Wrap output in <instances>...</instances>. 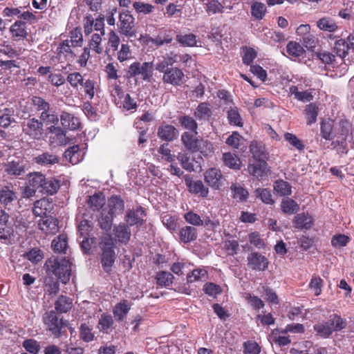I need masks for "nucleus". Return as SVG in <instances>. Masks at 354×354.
Masks as SVG:
<instances>
[{"instance_id": "nucleus-1", "label": "nucleus", "mask_w": 354, "mask_h": 354, "mask_svg": "<svg viewBox=\"0 0 354 354\" xmlns=\"http://www.w3.org/2000/svg\"><path fill=\"white\" fill-rule=\"evenodd\" d=\"M178 55L171 52L162 60L156 63V70L162 73V80L165 84H170L174 86H180L185 82V75L183 69L178 67H173V65L177 62Z\"/></svg>"}, {"instance_id": "nucleus-2", "label": "nucleus", "mask_w": 354, "mask_h": 354, "mask_svg": "<svg viewBox=\"0 0 354 354\" xmlns=\"http://www.w3.org/2000/svg\"><path fill=\"white\" fill-rule=\"evenodd\" d=\"M353 125L347 119H340L336 124L334 131L335 140H333L330 145L333 149L336 150L338 154H346L348 153L347 140L353 138Z\"/></svg>"}, {"instance_id": "nucleus-3", "label": "nucleus", "mask_w": 354, "mask_h": 354, "mask_svg": "<svg viewBox=\"0 0 354 354\" xmlns=\"http://www.w3.org/2000/svg\"><path fill=\"white\" fill-rule=\"evenodd\" d=\"M44 268L48 276L55 275L62 283H67L71 276V263L66 258L52 256L46 261Z\"/></svg>"}, {"instance_id": "nucleus-4", "label": "nucleus", "mask_w": 354, "mask_h": 354, "mask_svg": "<svg viewBox=\"0 0 354 354\" xmlns=\"http://www.w3.org/2000/svg\"><path fill=\"white\" fill-rule=\"evenodd\" d=\"M99 247L101 250L100 263L104 272L111 274L116 260L115 241L110 234L103 235L100 240Z\"/></svg>"}, {"instance_id": "nucleus-5", "label": "nucleus", "mask_w": 354, "mask_h": 354, "mask_svg": "<svg viewBox=\"0 0 354 354\" xmlns=\"http://www.w3.org/2000/svg\"><path fill=\"white\" fill-rule=\"evenodd\" d=\"M347 326V322L339 315L333 314L328 321L318 323L313 328L317 335L322 338H328L335 331H340Z\"/></svg>"}, {"instance_id": "nucleus-6", "label": "nucleus", "mask_w": 354, "mask_h": 354, "mask_svg": "<svg viewBox=\"0 0 354 354\" xmlns=\"http://www.w3.org/2000/svg\"><path fill=\"white\" fill-rule=\"evenodd\" d=\"M43 322L47 330L56 338L67 335V328L70 325L68 320L59 318L55 310H50L44 314Z\"/></svg>"}, {"instance_id": "nucleus-7", "label": "nucleus", "mask_w": 354, "mask_h": 354, "mask_svg": "<svg viewBox=\"0 0 354 354\" xmlns=\"http://www.w3.org/2000/svg\"><path fill=\"white\" fill-rule=\"evenodd\" d=\"M153 62H135L129 66L127 73L129 77H140L143 81L151 82L153 80Z\"/></svg>"}, {"instance_id": "nucleus-8", "label": "nucleus", "mask_w": 354, "mask_h": 354, "mask_svg": "<svg viewBox=\"0 0 354 354\" xmlns=\"http://www.w3.org/2000/svg\"><path fill=\"white\" fill-rule=\"evenodd\" d=\"M22 131L34 140H40L44 135V125L41 120L35 118L24 119L21 122Z\"/></svg>"}, {"instance_id": "nucleus-9", "label": "nucleus", "mask_w": 354, "mask_h": 354, "mask_svg": "<svg viewBox=\"0 0 354 354\" xmlns=\"http://www.w3.org/2000/svg\"><path fill=\"white\" fill-rule=\"evenodd\" d=\"M33 105L37 111H41L40 119L51 123H57L58 117L53 112L50 111V104L44 99L39 96H33L31 99Z\"/></svg>"}, {"instance_id": "nucleus-10", "label": "nucleus", "mask_w": 354, "mask_h": 354, "mask_svg": "<svg viewBox=\"0 0 354 354\" xmlns=\"http://www.w3.org/2000/svg\"><path fill=\"white\" fill-rule=\"evenodd\" d=\"M72 46L67 40H63L57 47L55 52V56L51 58L54 62L64 63L66 61H72L76 56Z\"/></svg>"}, {"instance_id": "nucleus-11", "label": "nucleus", "mask_w": 354, "mask_h": 354, "mask_svg": "<svg viewBox=\"0 0 354 354\" xmlns=\"http://www.w3.org/2000/svg\"><path fill=\"white\" fill-rule=\"evenodd\" d=\"M134 17L127 10L122 11L119 16V29L121 34L129 37H136Z\"/></svg>"}, {"instance_id": "nucleus-12", "label": "nucleus", "mask_w": 354, "mask_h": 354, "mask_svg": "<svg viewBox=\"0 0 354 354\" xmlns=\"http://www.w3.org/2000/svg\"><path fill=\"white\" fill-rule=\"evenodd\" d=\"M146 216L145 208L138 205L136 209H127L124 215V223L128 224L129 227L136 226L140 227L145 224V220L144 218Z\"/></svg>"}, {"instance_id": "nucleus-13", "label": "nucleus", "mask_w": 354, "mask_h": 354, "mask_svg": "<svg viewBox=\"0 0 354 354\" xmlns=\"http://www.w3.org/2000/svg\"><path fill=\"white\" fill-rule=\"evenodd\" d=\"M10 214L5 209H0V239L10 241L14 236V227Z\"/></svg>"}, {"instance_id": "nucleus-14", "label": "nucleus", "mask_w": 354, "mask_h": 354, "mask_svg": "<svg viewBox=\"0 0 354 354\" xmlns=\"http://www.w3.org/2000/svg\"><path fill=\"white\" fill-rule=\"evenodd\" d=\"M131 227L124 222H121L114 226L113 234L114 235L113 240L115 241V246L118 243L121 245H127L131 239Z\"/></svg>"}, {"instance_id": "nucleus-15", "label": "nucleus", "mask_w": 354, "mask_h": 354, "mask_svg": "<svg viewBox=\"0 0 354 354\" xmlns=\"http://www.w3.org/2000/svg\"><path fill=\"white\" fill-rule=\"evenodd\" d=\"M248 266L252 270L264 271L268 268V259L258 252H251L248 258Z\"/></svg>"}, {"instance_id": "nucleus-16", "label": "nucleus", "mask_w": 354, "mask_h": 354, "mask_svg": "<svg viewBox=\"0 0 354 354\" xmlns=\"http://www.w3.org/2000/svg\"><path fill=\"white\" fill-rule=\"evenodd\" d=\"M198 133L185 131L181 135V142L188 151L195 153L201 149L203 139L197 137Z\"/></svg>"}, {"instance_id": "nucleus-17", "label": "nucleus", "mask_w": 354, "mask_h": 354, "mask_svg": "<svg viewBox=\"0 0 354 354\" xmlns=\"http://www.w3.org/2000/svg\"><path fill=\"white\" fill-rule=\"evenodd\" d=\"M58 220L51 216L41 218L39 222V229L46 234L54 235L59 231Z\"/></svg>"}, {"instance_id": "nucleus-18", "label": "nucleus", "mask_w": 354, "mask_h": 354, "mask_svg": "<svg viewBox=\"0 0 354 354\" xmlns=\"http://www.w3.org/2000/svg\"><path fill=\"white\" fill-rule=\"evenodd\" d=\"M204 178L205 183L213 189H218L222 185L223 174L219 169H208L204 174Z\"/></svg>"}, {"instance_id": "nucleus-19", "label": "nucleus", "mask_w": 354, "mask_h": 354, "mask_svg": "<svg viewBox=\"0 0 354 354\" xmlns=\"http://www.w3.org/2000/svg\"><path fill=\"white\" fill-rule=\"evenodd\" d=\"M179 132L177 129L169 124L162 123L158 129L157 136L162 140L171 142L176 140L178 136Z\"/></svg>"}, {"instance_id": "nucleus-20", "label": "nucleus", "mask_w": 354, "mask_h": 354, "mask_svg": "<svg viewBox=\"0 0 354 354\" xmlns=\"http://www.w3.org/2000/svg\"><path fill=\"white\" fill-rule=\"evenodd\" d=\"M27 26L22 21H15L10 28L11 38L15 41H20L26 39L28 37Z\"/></svg>"}, {"instance_id": "nucleus-21", "label": "nucleus", "mask_w": 354, "mask_h": 354, "mask_svg": "<svg viewBox=\"0 0 354 354\" xmlns=\"http://www.w3.org/2000/svg\"><path fill=\"white\" fill-rule=\"evenodd\" d=\"M17 199V193L14 191L12 185H5L0 188V204L6 209L12 205Z\"/></svg>"}, {"instance_id": "nucleus-22", "label": "nucleus", "mask_w": 354, "mask_h": 354, "mask_svg": "<svg viewBox=\"0 0 354 354\" xmlns=\"http://www.w3.org/2000/svg\"><path fill=\"white\" fill-rule=\"evenodd\" d=\"M50 142L54 146H63L68 144L66 132L59 127L51 126L49 127Z\"/></svg>"}, {"instance_id": "nucleus-23", "label": "nucleus", "mask_w": 354, "mask_h": 354, "mask_svg": "<svg viewBox=\"0 0 354 354\" xmlns=\"http://www.w3.org/2000/svg\"><path fill=\"white\" fill-rule=\"evenodd\" d=\"M60 158L55 153L45 151L33 158V162L42 167H50L58 164Z\"/></svg>"}, {"instance_id": "nucleus-24", "label": "nucleus", "mask_w": 354, "mask_h": 354, "mask_svg": "<svg viewBox=\"0 0 354 354\" xmlns=\"http://www.w3.org/2000/svg\"><path fill=\"white\" fill-rule=\"evenodd\" d=\"M250 151L256 161H267L269 158L265 145L259 142L253 141L250 145Z\"/></svg>"}, {"instance_id": "nucleus-25", "label": "nucleus", "mask_w": 354, "mask_h": 354, "mask_svg": "<svg viewBox=\"0 0 354 354\" xmlns=\"http://www.w3.org/2000/svg\"><path fill=\"white\" fill-rule=\"evenodd\" d=\"M108 207L106 209L113 216L123 214L124 211V201L118 195H113L108 200Z\"/></svg>"}, {"instance_id": "nucleus-26", "label": "nucleus", "mask_w": 354, "mask_h": 354, "mask_svg": "<svg viewBox=\"0 0 354 354\" xmlns=\"http://www.w3.org/2000/svg\"><path fill=\"white\" fill-rule=\"evenodd\" d=\"M53 207L52 202L46 198L36 201L33 204L32 212L35 216L44 217Z\"/></svg>"}, {"instance_id": "nucleus-27", "label": "nucleus", "mask_w": 354, "mask_h": 354, "mask_svg": "<svg viewBox=\"0 0 354 354\" xmlns=\"http://www.w3.org/2000/svg\"><path fill=\"white\" fill-rule=\"evenodd\" d=\"M120 41V37L116 32L114 30H111L109 33L107 46L104 50L108 59L112 60L113 57L115 56V52L118 49Z\"/></svg>"}, {"instance_id": "nucleus-28", "label": "nucleus", "mask_w": 354, "mask_h": 354, "mask_svg": "<svg viewBox=\"0 0 354 354\" xmlns=\"http://www.w3.org/2000/svg\"><path fill=\"white\" fill-rule=\"evenodd\" d=\"M179 239L183 243H189L197 239L198 232L196 227L186 225L179 229Z\"/></svg>"}, {"instance_id": "nucleus-29", "label": "nucleus", "mask_w": 354, "mask_h": 354, "mask_svg": "<svg viewBox=\"0 0 354 354\" xmlns=\"http://www.w3.org/2000/svg\"><path fill=\"white\" fill-rule=\"evenodd\" d=\"M4 167L8 175L19 176L24 174L26 165L23 160H12L6 163Z\"/></svg>"}, {"instance_id": "nucleus-30", "label": "nucleus", "mask_w": 354, "mask_h": 354, "mask_svg": "<svg viewBox=\"0 0 354 354\" xmlns=\"http://www.w3.org/2000/svg\"><path fill=\"white\" fill-rule=\"evenodd\" d=\"M60 120L62 126L64 128L71 130H77L80 129L81 122L77 117L74 116L67 112H63L60 117Z\"/></svg>"}, {"instance_id": "nucleus-31", "label": "nucleus", "mask_w": 354, "mask_h": 354, "mask_svg": "<svg viewBox=\"0 0 354 354\" xmlns=\"http://www.w3.org/2000/svg\"><path fill=\"white\" fill-rule=\"evenodd\" d=\"M248 170L250 175L259 178H263L267 174V161H257L256 163H250Z\"/></svg>"}, {"instance_id": "nucleus-32", "label": "nucleus", "mask_w": 354, "mask_h": 354, "mask_svg": "<svg viewBox=\"0 0 354 354\" xmlns=\"http://www.w3.org/2000/svg\"><path fill=\"white\" fill-rule=\"evenodd\" d=\"M113 218L114 216L106 211V209H103L100 217L97 218L99 227L106 232V234H109L111 230Z\"/></svg>"}, {"instance_id": "nucleus-33", "label": "nucleus", "mask_w": 354, "mask_h": 354, "mask_svg": "<svg viewBox=\"0 0 354 354\" xmlns=\"http://www.w3.org/2000/svg\"><path fill=\"white\" fill-rule=\"evenodd\" d=\"M73 308V299L65 295H60L55 302L56 313H66Z\"/></svg>"}, {"instance_id": "nucleus-34", "label": "nucleus", "mask_w": 354, "mask_h": 354, "mask_svg": "<svg viewBox=\"0 0 354 354\" xmlns=\"http://www.w3.org/2000/svg\"><path fill=\"white\" fill-rule=\"evenodd\" d=\"M64 157L73 165L79 163L83 158L80 146L75 145L69 147L65 151Z\"/></svg>"}, {"instance_id": "nucleus-35", "label": "nucleus", "mask_w": 354, "mask_h": 354, "mask_svg": "<svg viewBox=\"0 0 354 354\" xmlns=\"http://www.w3.org/2000/svg\"><path fill=\"white\" fill-rule=\"evenodd\" d=\"M60 187V180L55 178H45V182L43 183V187L39 190L43 194L47 195H53L57 192Z\"/></svg>"}, {"instance_id": "nucleus-36", "label": "nucleus", "mask_w": 354, "mask_h": 354, "mask_svg": "<svg viewBox=\"0 0 354 354\" xmlns=\"http://www.w3.org/2000/svg\"><path fill=\"white\" fill-rule=\"evenodd\" d=\"M194 114L198 120H208L212 115V106L207 102H201L196 108Z\"/></svg>"}, {"instance_id": "nucleus-37", "label": "nucleus", "mask_w": 354, "mask_h": 354, "mask_svg": "<svg viewBox=\"0 0 354 354\" xmlns=\"http://www.w3.org/2000/svg\"><path fill=\"white\" fill-rule=\"evenodd\" d=\"M230 189L232 198L238 202H245L248 200L249 192L239 183H232Z\"/></svg>"}, {"instance_id": "nucleus-38", "label": "nucleus", "mask_w": 354, "mask_h": 354, "mask_svg": "<svg viewBox=\"0 0 354 354\" xmlns=\"http://www.w3.org/2000/svg\"><path fill=\"white\" fill-rule=\"evenodd\" d=\"M180 125L188 132L198 133V124L196 121L191 116L187 115H180L178 118Z\"/></svg>"}, {"instance_id": "nucleus-39", "label": "nucleus", "mask_w": 354, "mask_h": 354, "mask_svg": "<svg viewBox=\"0 0 354 354\" xmlns=\"http://www.w3.org/2000/svg\"><path fill=\"white\" fill-rule=\"evenodd\" d=\"M88 207L93 211L100 210L105 204V197L102 193H95L86 201Z\"/></svg>"}, {"instance_id": "nucleus-40", "label": "nucleus", "mask_w": 354, "mask_h": 354, "mask_svg": "<svg viewBox=\"0 0 354 354\" xmlns=\"http://www.w3.org/2000/svg\"><path fill=\"white\" fill-rule=\"evenodd\" d=\"M335 127L330 120H322L320 127V135L322 138L326 140H332L334 137Z\"/></svg>"}, {"instance_id": "nucleus-41", "label": "nucleus", "mask_w": 354, "mask_h": 354, "mask_svg": "<svg viewBox=\"0 0 354 354\" xmlns=\"http://www.w3.org/2000/svg\"><path fill=\"white\" fill-rule=\"evenodd\" d=\"M114 320L113 317L107 313H102L99 318L98 328L105 333H109L113 328Z\"/></svg>"}, {"instance_id": "nucleus-42", "label": "nucleus", "mask_w": 354, "mask_h": 354, "mask_svg": "<svg viewBox=\"0 0 354 354\" xmlns=\"http://www.w3.org/2000/svg\"><path fill=\"white\" fill-rule=\"evenodd\" d=\"M294 223L297 228L309 230L311 228L313 221L310 216L305 213H301L295 217Z\"/></svg>"}, {"instance_id": "nucleus-43", "label": "nucleus", "mask_w": 354, "mask_h": 354, "mask_svg": "<svg viewBox=\"0 0 354 354\" xmlns=\"http://www.w3.org/2000/svg\"><path fill=\"white\" fill-rule=\"evenodd\" d=\"M45 178L46 176L41 172L30 173L28 177L29 186L33 189L34 192L41 189L45 182Z\"/></svg>"}, {"instance_id": "nucleus-44", "label": "nucleus", "mask_w": 354, "mask_h": 354, "mask_svg": "<svg viewBox=\"0 0 354 354\" xmlns=\"http://www.w3.org/2000/svg\"><path fill=\"white\" fill-rule=\"evenodd\" d=\"M286 51L288 54L293 58H299L304 57L306 50L303 46L298 42L290 41L286 46Z\"/></svg>"}, {"instance_id": "nucleus-45", "label": "nucleus", "mask_w": 354, "mask_h": 354, "mask_svg": "<svg viewBox=\"0 0 354 354\" xmlns=\"http://www.w3.org/2000/svg\"><path fill=\"white\" fill-rule=\"evenodd\" d=\"M222 160L224 165L230 169L238 170L241 168V161L234 153L231 152L224 153L223 154Z\"/></svg>"}, {"instance_id": "nucleus-46", "label": "nucleus", "mask_w": 354, "mask_h": 354, "mask_svg": "<svg viewBox=\"0 0 354 354\" xmlns=\"http://www.w3.org/2000/svg\"><path fill=\"white\" fill-rule=\"evenodd\" d=\"M187 185L189 187V192L193 194H198L200 196L203 198H206L208 196V188L206 187L203 183L200 180L193 182L191 181L189 184L187 183Z\"/></svg>"}, {"instance_id": "nucleus-47", "label": "nucleus", "mask_w": 354, "mask_h": 354, "mask_svg": "<svg viewBox=\"0 0 354 354\" xmlns=\"http://www.w3.org/2000/svg\"><path fill=\"white\" fill-rule=\"evenodd\" d=\"M14 113L15 111L12 108H5L0 110V127L7 128L15 122Z\"/></svg>"}, {"instance_id": "nucleus-48", "label": "nucleus", "mask_w": 354, "mask_h": 354, "mask_svg": "<svg viewBox=\"0 0 354 354\" xmlns=\"http://www.w3.org/2000/svg\"><path fill=\"white\" fill-rule=\"evenodd\" d=\"M130 310L129 301L126 299L120 301L113 309V315L118 321H122Z\"/></svg>"}, {"instance_id": "nucleus-49", "label": "nucleus", "mask_w": 354, "mask_h": 354, "mask_svg": "<svg viewBox=\"0 0 354 354\" xmlns=\"http://www.w3.org/2000/svg\"><path fill=\"white\" fill-rule=\"evenodd\" d=\"M281 209L284 214H294L299 209V204L290 198H285L281 203Z\"/></svg>"}, {"instance_id": "nucleus-50", "label": "nucleus", "mask_w": 354, "mask_h": 354, "mask_svg": "<svg viewBox=\"0 0 354 354\" xmlns=\"http://www.w3.org/2000/svg\"><path fill=\"white\" fill-rule=\"evenodd\" d=\"M274 190L280 196H286L292 194L291 185L283 180H277L274 183Z\"/></svg>"}, {"instance_id": "nucleus-51", "label": "nucleus", "mask_w": 354, "mask_h": 354, "mask_svg": "<svg viewBox=\"0 0 354 354\" xmlns=\"http://www.w3.org/2000/svg\"><path fill=\"white\" fill-rule=\"evenodd\" d=\"M66 40L68 41V43L73 46V48L81 47L83 44L82 29L76 27L71 30L68 34V39Z\"/></svg>"}, {"instance_id": "nucleus-52", "label": "nucleus", "mask_w": 354, "mask_h": 354, "mask_svg": "<svg viewBox=\"0 0 354 354\" xmlns=\"http://www.w3.org/2000/svg\"><path fill=\"white\" fill-rule=\"evenodd\" d=\"M68 247V238L66 234H59L52 242V248L55 252L65 253Z\"/></svg>"}, {"instance_id": "nucleus-53", "label": "nucleus", "mask_w": 354, "mask_h": 354, "mask_svg": "<svg viewBox=\"0 0 354 354\" xmlns=\"http://www.w3.org/2000/svg\"><path fill=\"white\" fill-rule=\"evenodd\" d=\"M289 93L301 102H310L313 99V95L310 91H299L297 86H291L289 88Z\"/></svg>"}, {"instance_id": "nucleus-54", "label": "nucleus", "mask_w": 354, "mask_h": 354, "mask_svg": "<svg viewBox=\"0 0 354 354\" xmlns=\"http://www.w3.org/2000/svg\"><path fill=\"white\" fill-rule=\"evenodd\" d=\"M317 27L324 31L333 32L337 30L338 26L335 20L330 17H322L317 22Z\"/></svg>"}, {"instance_id": "nucleus-55", "label": "nucleus", "mask_w": 354, "mask_h": 354, "mask_svg": "<svg viewBox=\"0 0 354 354\" xmlns=\"http://www.w3.org/2000/svg\"><path fill=\"white\" fill-rule=\"evenodd\" d=\"M255 197L260 199L263 203L272 205L274 200L272 198L271 190L267 188H257L254 191Z\"/></svg>"}, {"instance_id": "nucleus-56", "label": "nucleus", "mask_w": 354, "mask_h": 354, "mask_svg": "<svg viewBox=\"0 0 354 354\" xmlns=\"http://www.w3.org/2000/svg\"><path fill=\"white\" fill-rule=\"evenodd\" d=\"M267 12L266 6L264 3L254 1L251 5V15L255 19H262Z\"/></svg>"}, {"instance_id": "nucleus-57", "label": "nucleus", "mask_w": 354, "mask_h": 354, "mask_svg": "<svg viewBox=\"0 0 354 354\" xmlns=\"http://www.w3.org/2000/svg\"><path fill=\"white\" fill-rule=\"evenodd\" d=\"M156 279L158 286L161 287H168L173 283L174 277L169 272L160 271L157 273Z\"/></svg>"}, {"instance_id": "nucleus-58", "label": "nucleus", "mask_w": 354, "mask_h": 354, "mask_svg": "<svg viewBox=\"0 0 354 354\" xmlns=\"http://www.w3.org/2000/svg\"><path fill=\"white\" fill-rule=\"evenodd\" d=\"M306 123L308 125H311L317 121L318 115V107L315 104L310 103L306 106L304 110Z\"/></svg>"}, {"instance_id": "nucleus-59", "label": "nucleus", "mask_w": 354, "mask_h": 354, "mask_svg": "<svg viewBox=\"0 0 354 354\" xmlns=\"http://www.w3.org/2000/svg\"><path fill=\"white\" fill-rule=\"evenodd\" d=\"M102 35L99 33H94L91 36V39L88 42V48L93 50L96 54H102L103 52V47L102 43Z\"/></svg>"}, {"instance_id": "nucleus-60", "label": "nucleus", "mask_w": 354, "mask_h": 354, "mask_svg": "<svg viewBox=\"0 0 354 354\" xmlns=\"http://www.w3.org/2000/svg\"><path fill=\"white\" fill-rule=\"evenodd\" d=\"M176 39L182 46L192 47L196 44V37L192 33L177 35Z\"/></svg>"}, {"instance_id": "nucleus-61", "label": "nucleus", "mask_w": 354, "mask_h": 354, "mask_svg": "<svg viewBox=\"0 0 354 354\" xmlns=\"http://www.w3.org/2000/svg\"><path fill=\"white\" fill-rule=\"evenodd\" d=\"M59 290V284L50 276L44 281V291L48 295H56Z\"/></svg>"}, {"instance_id": "nucleus-62", "label": "nucleus", "mask_w": 354, "mask_h": 354, "mask_svg": "<svg viewBox=\"0 0 354 354\" xmlns=\"http://www.w3.org/2000/svg\"><path fill=\"white\" fill-rule=\"evenodd\" d=\"M22 346L26 352L30 354H38L41 349L39 342L35 339H25L22 343Z\"/></svg>"}, {"instance_id": "nucleus-63", "label": "nucleus", "mask_w": 354, "mask_h": 354, "mask_svg": "<svg viewBox=\"0 0 354 354\" xmlns=\"http://www.w3.org/2000/svg\"><path fill=\"white\" fill-rule=\"evenodd\" d=\"M66 80L70 84L71 87L77 89L79 86L82 85L85 79L80 73L73 72L67 75Z\"/></svg>"}, {"instance_id": "nucleus-64", "label": "nucleus", "mask_w": 354, "mask_h": 354, "mask_svg": "<svg viewBox=\"0 0 354 354\" xmlns=\"http://www.w3.org/2000/svg\"><path fill=\"white\" fill-rule=\"evenodd\" d=\"M80 337L85 342H90L94 339L95 335L90 328L86 323L82 324L80 327Z\"/></svg>"}]
</instances>
